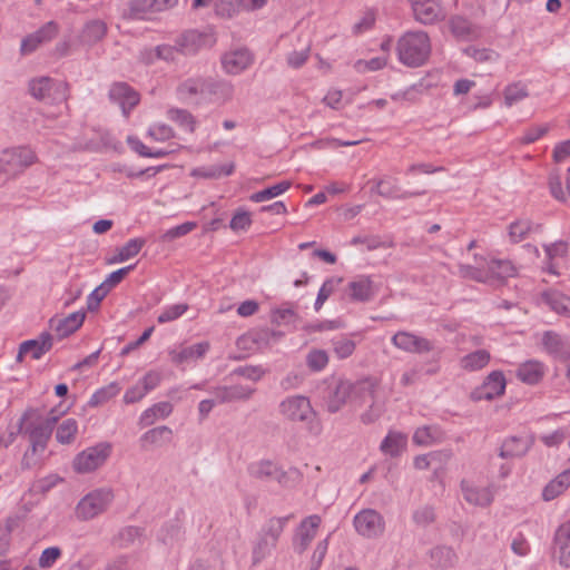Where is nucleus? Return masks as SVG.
<instances>
[{"mask_svg": "<svg viewBox=\"0 0 570 570\" xmlns=\"http://www.w3.org/2000/svg\"><path fill=\"white\" fill-rule=\"evenodd\" d=\"M148 137L155 141H167L174 137V130L166 124H154L148 129Z\"/></svg>", "mask_w": 570, "mask_h": 570, "instance_id": "59", "label": "nucleus"}, {"mask_svg": "<svg viewBox=\"0 0 570 570\" xmlns=\"http://www.w3.org/2000/svg\"><path fill=\"white\" fill-rule=\"evenodd\" d=\"M242 9L240 0H217L215 12L222 18H232Z\"/></svg>", "mask_w": 570, "mask_h": 570, "instance_id": "57", "label": "nucleus"}, {"mask_svg": "<svg viewBox=\"0 0 570 570\" xmlns=\"http://www.w3.org/2000/svg\"><path fill=\"white\" fill-rule=\"evenodd\" d=\"M29 91L39 100L52 98L56 101H66L68 85L62 81H53L49 77H39L29 82Z\"/></svg>", "mask_w": 570, "mask_h": 570, "instance_id": "9", "label": "nucleus"}, {"mask_svg": "<svg viewBox=\"0 0 570 570\" xmlns=\"http://www.w3.org/2000/svg\"><path fill=\"white\" fill-rule=\"evenodd\" d=\"M52 347L51 334L45 332L35 340L24 341L19 347L17 361L21 362L24 355H30L33 360H39Z\"/></svg>", "mask_w": 570, "mask_h": 570, "instance_id": "24", "label": "nucleus"}, {"mask_svg": "<svg viewBox=\"0 0 570 570\" xmlns=\"http://www.w3.org/2000/svg\"><path fill=\"white\" fill-rule=\"evenodd\" d=\"M207 80L202 78H190L181 82L177 92L183 100H196L206 97Z\"/></svg>", "mask_w": 570, "mask_h": 570, "instance_id": "33", "label": "nucleus"}, {"mask_svg": "<svg viewBox=\"0 0 570 570\" xmlns=\"http://www.w3.org/2000/svg\"><path fill=\"white\" fill-rule=\"evenodd\" d=\"M407 445V435L400 431H389L380 444L383 454L392 458L399 456Z\"/></svg>", "mask_w": 570, "mask_h": 570, "instance_id": "32", "label": "nucleus"}, {"mask_svg": "<svg viewBox=\"0 0 570 570\" xmlns=\"http://www.w3.org/2000/svg\"><path fill=\"white\" fill-rule=\"evenodd\" d=\"M173 405L169 402H159L146 409L140 417L139 423L142 426L153 425L159 419H166L173 413Z\"/></svg>", "mask_w": 570, "mask_h": 570, "instance_id": "38", "label": "nucleus"}, {"mask_svg": "<svg viewBox=\"0 0 570 570\" xmlns=\"http://www.w3.org/2000/svg\"><path fill=\"white\" fill-rule=\"evenodd\" d=\"M222 68L228 75H239L254 62L253 53L245 48H238L225 52L222 58Z\"/></svg>", "mask_w": 570, "mask_h": 570, "instance_id": "16", "label": "nucleus"}, {"mask_svg": "<svg viewBox=\"0 0 570 570\" xmlns=\"http://www.w3.org/2000/svg\"><path fill=\"white\" fill-rule=\"evenodd\" d=\"M554 557L563 567H570V520L563 522L554 534Z\"/></svg>", "mask_w": 570, "mask_h": 570, "instance_id": "27", "label": "nucleus"}, {"mask_svg": "<svg viewBox=\"0 0 570 570\" xmlns=\"http://www.w3.org/2000/svg\"><path fill=\"white\" fill-rule=\"evenodd\" d=\"M110 453L111 445L107 442L89 446L73 458L72 469L79 474L94 472L106 463Z\"/></svg>", "mask_w": 570, "mask_h": 570, "instance_id": "8", "label": "nucleus"}, {"mask_svg": "<svg viewBox=\"0 0 570 570\" xmlns=\"http://www.w3.org/2000/svg\"><path fill=\"white\" fill-rule=\"evenodd\" d=\"M146 240L144 238H131L126 244L117 249V253L108 259V264H118L127 262L128 259L137 256Z\"/></svg>", "mask_w": 570, "mask_h": 570, "instance_id": "39", "label": "nucleus"}, {"mask_svg": "<svg viewBox=\"0 0 570 570\" xmlns=\"http://www.w3.org/2000/svg\"><path fill=\"white\" fill-rule=\"evenodd\" d=\"M288 522L287 517L268 519L257 532L252 546V564L257 566L272 556Z\"/></svg>", "mask_w": 570, "mask_h": 570, "instance_id": "4", "label": "nucleus"}, {"mask_svg": "<svg viewBox=\"0 0 570 570\" xmlns=\"http://www.w3.org/2000/svg\"><path fill=\"white\" fill-rule=\"evenodd\" d=\"M416 21L423 24L434 23L443 17L439 0H410Z\"/></svg>", "mask_w": 570, "mask_h": 570, "instance_id": "22", "label": "nucleus"}, {"mask_svg": "<svg viewBox=\"0 0 570 570\" xmlns=\"http://www.w3.org/2000/svg\"><path fill=\"white\" fill-rule=\"evenodd\" d=\"M542 299L557 314L570 317L569 296L558 291H549L542 295Z\"/></svg>", "mask_w": 570, "mask_h": 570, "instance_id": "42", "label": "nucleus"}, {"mask_svg": "<svg viewBox=\"0 0 570 570\" xmlns=\"http://www.w3.org/2000/svg\"><path fill=\"white\" fill-rule=\"evenodd\" d=\"M533 444L530 436H510L505 439L500 449L501 458H518L524 455Z\"/></svg>", "mask_w": 570, "mask_h": 570, "instance_id": "31", "label": "nucleus"}, {"mask_svg": "<svg viewBox=\"0 0 570 570\" xmlns=\"http://www.w3.org/2000/svg\"><path fill=\"white\" fill-rule=\"evenodd\" d=\"M529 96L528 87L521 81L512 82L504 88V105L511 107Z\"/></svg>", "mask_w": 570, "mask_h": 570, "instance_id": "45", "label": "nucleus"}, {"mask_svg": "<svg viewBox=\"0 0 570 570\" xmlns=\"http://www.w3.org/2000/svg\"><path fill=\"white\" fill-rule=\"evenodd\" d=\"M234 86L227 80H207L206 96L214 101L226 102L233 98Z\"/></svg>", "mask_w": 570, "mask_h": 570, "instance_id": "40", "label": "nucleus"}, {"mask_svg": "<svg viewBox=\"0 0 570 570\" xmlns=\"http://www.w3.org/2000/svg\"><path fill=\"white\" fill-rule=\"evenodd\" d=\"M85 313L73 312L62 318H51L50 328L56 333L59 338H63L75 333L83 323Z\"/></svg>", "mask_w": 570, "mask_h": 570, "instance_id": "29", "label": "nucleus"}, {"mask_svg": "<svg viewBox=\"0 0 570 570\" xmlns=\"http://www.w3.org/2000/svg\"><path fill=\"white\" fill-rule=\"evenodd\" d=\"M353 524L355 531L367 539L382 535L385 528L383 517L373 509H364L356 513L353 519Z\"/></svg>", "mask_w": 570, "mask_h": 570, "instance_id": "10", "label": "nucleus"}, {"mask_svg": "<svg viewBox=\"0 0 570 570\" xmlns=\"http://www.w3.org/2000/svg\"><path fill=\"white\" fill-rule=\"evenodd\" d=\"M374 183L376 193L385 198L407 199L410 197L425 194L424 190L401 191V188L397 185V180L389 176L375 179Z\"/></svg>", "mask_w": 570, "mask_h": 570, "instance_id": "26", "label": "nucleus"}, {"mask_svg": "<svg viewBox=\"0 0 570 570\" xmlns=\"http://www.w3.org/2000/svg\"><path fill=\"white\" fill-rule=\"evenodd\" d=\"M278 414L286 422L303 424L313 435H320L322 432L318 414L309 397L305 395L295 394L283 399L278 404Z\"/></svg>", "mask_w": 570, "mask_h": 570, "instance_id": "2", "label": "nucleus"}, {"mask_svg": "<svg viewBox=\"0 0 570 570\" xmlns=\"http://www.w3.org/2000/svg\"><path fill=\"white\" fill-rule=\"evenodd\" d=\"M309 52H311L309 45L305 46L301 50H294V51L289 52L286 57L288 67H291L293 69L301 68L307 61V59L309 57Z\"/></svg>", "mask_w": 570, "mask_h": 570, "instance_id": "63", "label": "nucleus"}, {"mask_svg": "<svg viewBox=\"0 0 570 570\" xmlns=\"http://www.w3.org/2000/svg\"><path fill=\"white\" fill-rule=\"evenodd\" d=\"M57 421V416L45 417L36 409L23 412L19 420L18 432L27 436L30 445L20 462L22 470H30L39 463V455L46 451Z\"/></svg>", "mask_w": 570, "mask_h": 570, "instance_id": "1", "label": "nucleus"}, {"mask_svg": "<svg viewBox=\"0 0 570 570\" xmlns=\"http://www.w3.org/2000/svg\"><path fill=\"white\" fill-rule=\"evenodd\" d=\"M167 116L170 120L178 124L185 130L189 132L195 130V119L189 111L185 109L173 108L168 110Z\"/></svg>", "mask_w": 570, "mask_h": 570, "instance_id": "53", "label": "nucleus"}, {"mask_svg": "<svg viewBox=\"0 0 570 570\" xmlns=\"http://www.w3.org/2000/svg\"><path fill=\"white\" fill-rule=\"evenodd\" d=\"M458 556L448 546H436L429 551V563L433 569L448 570L456 566Z\"/></svg>", "mask_w": 570, "mask_h": 570, "instance_id": "28", "label": "nucleus"}, {"mask_svg": "<svg viewBox=\"0 0 570 570\" xmlns=\"http://www.w3.org/2000/svg\"><path fill=\"white\" fill-rule=\"evenodd\" d=\"M107 32L106 23L100 20H92L88 22L83 29V38L89 42H97L101 40Z\"/></svg>", "mask_w": 570, "mask_h": 570, "instance_id": "55", "label": "nucleus"}, {"mask_svg": "<svg viewBox=\"0 0 570 570\" xmlns=\"http://www.w3.org/2000/svg\"><path fill=\"white\" fill-rule=\"evenodd\" d=\"M289 187L291 183L287 180H283L278 184H275L271 187L252 194L249 199L254 203H263L284 194L289 189Z\"/></svg>", "mask_w": 570, "mask_h": 570, "instance_id": "46", "label": "nucleus"}, {"mask_svg": "<svg viewBox=\"0 0 570 570\" xmlns=\"http://www.w3.org/2000/svg\"><path fill=\"white\" fill-rule=\"evenodd\" d=\"M399 60L407 67H420L431 52L430 38L424 31H407L397 41Z\"/></svg>", "mask_w": 570, "mask_h": 570, "instance_id": "5", "label": "nucleus"}, {"mask_svg": "<svg viewBox=\"0 0 570 570\" xmlns=\"http://www.w3.org/2000/svg\"><path fill=\"white\" fill-rule=\"evenodd\" d=\"M127 144L129 147L142 157L148 158H163L169 154L166 149H151L144 145L139 138L135 136L127 137Z\"/></svg>", "mask_w": 570, "mask_h": 570, "instance_id": "49", "label": "nucleus"}, {"mask_svg": "<svg viewBox=\"0 0 570 570\" xmlns=\"http://www.w3.org/2000/svg\"><path fill=\"white\" fill-rule=\"evenodd\" d=\"M459 275L463 278L481 282V283H489V275L487 273L485 268H481L480 266H472V265H465L460 264L459 265Z\"/></svg>", "mask_w": 570, "mask_h": 570, "instance_id": "56", "label": "nucleus"}, {"mask_svg": "<svg viewBox=\"0 0 570 570\" xmlns=\"http://www.w3.org/2000/svg\"><path fill=\"white\" fill-rule=\"evenodd\" d=\"M177 3L178 0H129L125 16L130 19L144 20L150 14L169 10Z\"/></svg>", "mask_w": 570, "mask_h": 570, "instance_id": "11", "label": "nucleus"}, {"mask_svg": "<svg viewBox=\"0 0 570 570\" xmlns=\"http://www.w3.org/2000/svg\"><path fill=\"white\" fill-rule=\"evenodd\" d=\"M546 365L537 360H529L521 363L515 370V376L528 385L538 384L546 374Z\"/></svg>", "mask_w": 570, "mask_h": 570, "instance_id": "30", "label": "nucleus"}, {"mask_svg": "<svg viewBox=\"0 0 570 570\" xmlns=\"http://www.w3.org/2000/svg\"><path fill=\"white\" fill-rule=\"evenodd\" d=\"M570 487V469H567L552 479L542 491L544 501H551L562 494Z\"/></svg>", "mask_w": 570, "mask_h": 570, "instance_id": "35", "label": "nucleus"}, {"mask_svg": "<svg viewBox=\"0 0 570 570\" xmlns=\"http://www.w3.org/2000/svg\"><path fill=\"white\" fill-rule=\"evenodd\" d=\"M78 433V422L75 419H66L57 428L56 440L60 444H70Z\"/></svg>", "mask_w": 570, "mask_h": 570, "instance_id": "47", "label": "nucleus"}, {"mask_svg": "<svg viewBox=\"0 0 570 570\" xmlns=\"http://www.w3.org/2000/svg\"><path fill=\"white\" fill-rule=\"evenodd\" d=\"M277 465L267 460H262L257 462H253L248 465V474L257 480L268 481L273 480L274 475L277 473Z\"/></svg>", "mask_w": 570, "mask_h": 570, "instance_id": "44", "label": "nucleus"}, {"mask_svg": "<svg viewBox=\"0 0 570 570\" xmlns=\"http://www.w3.org/2000/svg\"><path fill=\"white\" fill-rule=\"evenodd\" d=\"M62 551L59 547L46 548L38 560V564L42 569L51 568L61 557Z\"/></svg>", "mask_w": 570, "mask_h": 570, "instance_id": "62", "label": "nucleus"}, {"mask_svg": "<svg viewBox=\"0 0 570 570\" xmlns=\"http://www.w3.org/2000/svg\"><path fill=\"white\" fill-rule=\"evenodd\" d=\"M451 455L450 451H433L426 454H420L414 458L413 465L417 470H426L432 463L449 460Z\"/></svg>", "mask_w": 570, "mask_h": 570, "instance_id": "48", "label": "nucleus"}, {"mask_svg": "<svg viewBox=\"0 0 570 570\" xmlns=\"http://www.w3.org/2000/svg\"><path fill=\"white\" fill-rule=\"evenodd\" d=\"M544 352L558 360H570V337L554 331H546L541 336Z\"/></svg>", "mask_w": 570, "mask_h": 570, "instance_id": "17", "label": "nucleus"}, {"mask_svg": "<svg viewBox=\"0 0 570 570\" xmlns=\"http://www.w3.org/2000/svg\"><path fill=\"white\" fill-rule=\"evenodd\" d=\"M252 225V216L247 210L238 209L230 219L229 227L234 232L247 230Z\"/></svg>", "mask_w": 570, "mask_h": 570, "instance_id": "61", "label": "nucleus"}, {"mask_svg": "<svg viewBox=\"0 0 570 570\" xmlns=\"http://www.w3.org/2000/svg\"><path fill=\"white\" fill-rule=\"evenodd\" d=\"M38 160L36 153L27 146L8 147L0 150V178L16 179Z\"/></svg>", "mask_w": 570, "mask_h": 570, "instance_id": "6", "label": "nucleus"}, {"mask_svg": "<svg viewBox=\"0 0 570 570\" xmlns=\"http://www.w3.org/2000/svg\"><path fill=\"white\" fill-rule=\"evenodd\" d=\"M328 361V354L325 350L312 348L306 355V365L312 372L323 371Z\"/></svg>", "mask_w": 570, "mask_h": 570, "instance_id": "51", "label": "nucleus"}, {"mask_svg": "<svg viewBox=\"0 0 570 570\" xmlns=\"http://www.w3.org/2000/svg\"><path fill=\"white\" fill-rule=\"evenodd\" d=\"M541 225H535L531 220L522 218L512 222L508 227V235L512 243L524 240L531 233L539 232Z\"/></svg>", "mask_w": 570, "mask_h": 570, "instance_id": "37", "label": "nucleus"}, {"mask_svg": "<svg viewBox=\"0 0 570 570\" xmlns=\"http://www.w3.org/2000/svg\"><path fill=\"white\" fill-rule=\"evenodd\" d=\"M444 435L436 425H424L417 428L413 433V443L419 446H431L442 442Z\"/></svg>", "mask_w": 570, "mask_h": 570, "instance_id": "34", "label": "nucleus"}, {"mask_svg": "<svg viewBox=\"0 0 570 570\" xmlns=\"http://www.w3.org/2000/svg\"><path fill=\"white\" fill-rule=\"evenodd\" d=\"M487 273L489 275V283L492 281H502L515 275L517 269L510 261L507 259H490L487 262Z\"/></svg>", "mask_w": 570, "mask_h": 570, "instance_id": "36", "label": "nucleus"}, {"mask_svg": "<svg viewBox=\"0 0 570 570\" xmlns=\"http://www.w3.org/2000/svg\"><path fill=\"white\" fill-rule=\"evenodd\" d=\"M391 342L395 347L409 353L422 354L433 350L431 341L406 331L395 333Z\"/></svg>", "mask_w": 570, "mask_h": 570, "instance_id": "18", "label": "nucleus"}, {"mask_svg": "<svg viewBox=\"0 0 570 570\" xmlns=\"http://www.w3.org/2000/svg\"><path fill=\"white\" fill-rule=\"evenodd\" d=\"M322 520L317 514H312L302 520L293 539V548L297 553H303L316 537Z\"/></svg>", "mask_w": 570, "mask_h": 570, "instance_id": "15", "label": "nucleus"}, {"mask_svg": "<svg viewBox=\"0 0 570 570\" xmlns=\"http://www.w3.org/2000/svg\"><path fill=\"white\" fill-rule=\"evenodd\" d=\"M120 392V386L112 382L99 390H97L89 399L88 404L90 406L101 405L112 397H115Z\"/></svg>", "mask_w": 570, "mask_h": 570, "instance_id": "50", "label": "nucleus"}, {"mask_svg": "<svg viewBox=\"0 0 570 570\" xmlns=\"http://www.w3.org/2000/svg\"><path fill=\"white\" fill-rule=\"evenodd\" d=\"M380 286L370 275L355 276L346 287L351 301L365 303L372 301L379 293Z\"/></svg>", "mask_w": 570, "mask_h": 570, "instance_id": "13", "label": "nucleus"}, {"mask_svg": "<svg viewBox=\"0 0 570 570\" xmlns=\"http://www.w3.org/2000/svg\"><path fill=\"white\" fill-rule=\"evenodd\" d=\"M464 500L472 505L485 508L494 500V490L491 485H478L473 481L463 479L460 483Z\"/></svg>", "mask_w": 570, "mask_h": 570, "instance_id": "14", "label": "nucleus"}, {"mask_svg": "<svg viewBox=\"0 0 570 570\" xmlns=\"http://www.w3.org/2000/svg\"><path fill=\"white\" fill-rule=\"evenodd\" d=\"M114 498V492L109 488L95 489L79 500L75 515L80 521L92 520L108 510Z\"/></svg>", "mask_w": 570, "mask_h": 570, "instance_id": "7", "label": "nucleus"}, {"mask_svg": "<svg viewBox=\"0 0 570 570\" xmlns=\"http://www.w3.org/2000/svg\"><path fill=\"white\" fill-rule=\"evenodd\" d=\"M109 99L118 105L124 116L127 117L130 110L138 105L140 97L129 85L116 82L109 89Z\"/></svg>", "mask_w": 570, "mask_h": 570, "instance_id": "19", "label": "nucleus"}, {"mask_svg": "<svg viewBox=\"0 0 570 570\" xmlns=\"http://www.w3.org/2000/svg\"><path fill=\"white\" fill-rule=\"evenodd\" d=\"M171 435V429L166 425H161L145 432L140 438V443L142 446H159L164 442H169Z\"/></svg>", "mask_w": 570, "mask_h": 570, "instance_id": "43", "label": "nucleus"}, {"mask_svg": "<svg viewBox=\"0 0 570 570\" xmlns=\"http://www.w3.org/2000/svg\"><path fill=\"white\" fill-rule=\"evenodd\" d=\"M507 381L501 371L491 372L484 382L472 391L473 401H491L504 394Z\"/></svg>", "mask_w": 570, "mask_h": 570, "instance_id": "12", "label": "nucleus"}, {"mask_svg": "<svg viewBox=\"0 0 570 570\" xmlns=\"http://www.w3.org/2000/svg\"><path fill=\"white\" fill-rule=\"evenodd\" d=\"M188 307L189 306L186 303H178V304H173V305L166 306L158 314L157 322L159 324H165V323L176 321L188 311Z\"/></svg>", "mask_w": 570, "mask_h": 570, "instance_id": "52", "label": "nucleus"}, {"mask_svg": "<svg viewBox=\"0 0 570 570\" xmlns=\"http://www.w3.org/2000/svg\"><path fill=\"white\" fill-rule=\"evenodd\" d=\"M219 404L232 403L236 401H247L255 393V389L248 385H219L212 390Z\"/></svg>", "mask_w": 570, "mask_h": 570, "instance_id": "23", "label": "nucleus"}, {"mask_svg": "<svg viewBox=\"0 0 570 570\" xmlns=\"http://www.w3.org/2000/svg\"><path fill=\"white\" fill-rule=\"evenodd\" d=\"M374 392L375 384L370 380L355 383L340 380L327 397L326 409L330 413H336L347 403L361 405L366 397H373Z\"/></svg>", "mask_w": 570, "mask_h": 570, "instance_id": "3", "label": "nucleus"}, {"mask_svg": "<svg viewBox=\"0 0 570 570\" xmlns=\"http://www.w3.org/2000/svg\"><path fill=\"white\" fill-rule=\"evenodd\" d=\"M210 344L206 341L189 346H177L168 351L170 361L176 365L189 364L203 358L209 351Z\"/></svg>", "mask_w": 570, "mask_h": 570, "instance_id": "20", "label": "nucleus"}, {"mask_svg": "<svg viewBox=\"0 0 570 570\" xmlns=\"http://www.w3.org/2000/svg\"><path fill=\"white\" fill-rule=\"evenodd\" d=\"M355 342L347 337H340L333 341V351L337 358L350 357L355 351Z\"/></svg>", "mask_w": 570, "mask_h": 570, "instance_id": "58", "label": "nucleus"}, {"mask_svg": "<svg viewBox=\"0 0 570 570\" xmlns=\"http://www.w3.org/2000/svg\"><path fill=\"white\" fill-rule=\"evenodd\" d=\"M548 261L563 258L568 254V243L558 240L552 244L543 245Z\"/></svg>", "mask_w": 570, "mask_h": 570, "instance_id": "64", "label": "nucleus"}, {"mask_svg": "<svg viewBox=\"0 0 570 570\" xmlns=\"http://www.w3.org/2000/svg\"><path fill=\"white\" fill-rule=\"evenodd\" d=\"M183 537L181 524L178 521L170 522L164 525L159 532V539L165 544H174Z\"/></svg>", "mask_w": 570, "mask_h": 570, "instance_id": "54", "label": "nucleus"}, {"mask_svg": "<svg viewBox=\"0 0 570 570\" xmlns=\"http://www.w3.org/2000/svg\"><path fill=\"white\" fill-rule=\"evenodd\" d=\"M58 24L53 21L45 23L33 33L27 36L20 46L22 55L33 52L40 45L51 41L58 35Z\"/></svg>", "mask_w": 570, "mask_h": 570, "instance_id": "21", "label": "nucleus"}, {"mask_svg": "<svg viewBox=\"0 0 570 570\" xmlns=\"http://www.w3.org/2000/svg\"><path fill=\"white\" fill-rule=\"evenodd\" d=\"M491 360L487 350H478L460 358V366L468 372L480 371L484 368Z\"/></svg>", "mask_w": 570, "mask_h": 570, "instance_id": "41", "label": "nucleus"}, {"mask_svg": "<svg viewBox=\"0 0 570 570\" xmlns=\"http://www.w3.org/2000/svg\"><path fill=\"white\" fill-rule=\"evenodd\" d=\"M214 42L215 40L212 35L189 30L181 35L178 45L183 53L191 55L203 48L212 47Z\"/></svg>", "mask_w": 570, "mask_h": 570, "instance_id": "25", "label": "nucleus"}, {"mask_svg": "<svg viewBox=\"0 0 570 570\" xmlns=\"http://www.w3.org/2000/svg\"><path fill=\"white\" fill-rule=\"evenodd\" d=\"M196 223L194 222H186L184 224H180L178 226H175L173 228L167 229L163 236L161 239L164 242H171L176 238L183 237L187 234H189L191 230L196 228Z\"/></svg>", "mask_w": 570, "mask_h": 570, "instance_id": "60", "label": "nucleus"}]
</instances>
